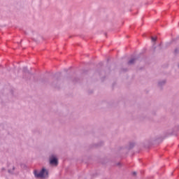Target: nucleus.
Instances as JSON below:
<instances>
[{
  "mask_svg": "<svg viewBox=\"0 0 179 179\" xmlns=\"http://www.w3.org/2000/svg\"><path fill=\"white\" fill-rule=\"evenodd\" d=\"M34 176L36 178H45V177H48V172L45 171V169H43L39 173L34 171Z\"/></svg>",
  "mask_w": 179,
  "mask_h": 179,
  "instance_id": "1",
  "label": "nucleus"
},
{
  "mask_svg": "<svg viewBox=\"0 0 179 179\" xmlns=\"http://www.w3.org/2000/svg\"><path fill=\"white\" fill-rule=\"evenodd\" d=\"M50 164H54L55 166H58V159L57 158H52L50 162Z\"/></svg>",
  "mask_w": 179,
  "mask_h": 179,
  "instance_id": "2",
  "label": "nucleus"
},
{
  "mask_svg": "<svg viewBox=\"0 0 179 179\" xmlns=\"http://www.w3.org/2000/svg\"><path fill=\"white\" fill-rule=\"evenodd\" d=\"M135 61H136V59L135 58H133L131 59H130L128 62L129 65H131L132 64H134L135 63Z\"/></svg>",
  "mask_w": 179,
  "mask_h": 179,
  "instance_id": "3",
  "label": "nucleus"
},
{
  "mask_svg": "<svg viewBox=\"0 0 179 179\" xmlns=\"http://www.w3.org/2000/svg\"><path fill=\"white\" fill-rule=\"evenodd\" d=\"M151 40H152V43H156V41H157V37H153V36H152L151 37Z\"/></svg>",
  "mask_w": 179,
  "mask_h": 179,
  "instance_id": "4",
  "label": "nucleus"
},
{
  "mask_svg": "<svg viewBox=\"0 0 179 179\" xmlns=\"http://www.w3.org/2000/svg\"><path fill=\"white\" fill-rule=\"evenodd\" d=\"M132 174H133L134 176H136V172H133Z\"/></svg>",
  "mask_w": 179,
  "mask_h": 179,
  "instance_id": "5",
  "label": "nucleus"
},
{
  "mask_svg": "<svg viewBox=\"0 0 179 179\" xmlns=\"http://www.w3.org/2000/svg\"><path fill=\"white\" fill-rule=\"evenodd\" d=\"M159 85H162V83H159Z\"/></svg>",
  "mask_w": 179,
  "mask_h": 179,
  "instance_id": "6",
  "label": "nucleus"
},
{
  "mask_svg": "<svg viewBox=\"0 0 179 179\" xmlns=\"http://www.w3.org/2000/svg\"><path fill=\"white\" fill-rule=\"evenodd\" d=\"M8 173H10V171H8Z\"/></svg>",
  "mask_w": 179,
  "mask_h": 179,
  "instance_id": "7",
  "label": "nucleus"
}]
</instances>
